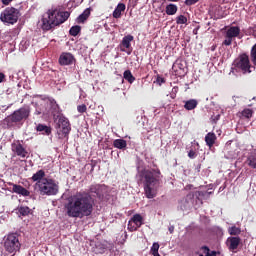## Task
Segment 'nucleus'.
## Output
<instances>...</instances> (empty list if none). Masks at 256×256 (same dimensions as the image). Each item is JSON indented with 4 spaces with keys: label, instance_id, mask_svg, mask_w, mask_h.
<instances>
[{
    "label": "nucleus",
    "instance_id": "obj_1",
    "mask_svg": "<svg viewBox=\"0 0 256 256\" xmlns=\"http://www.w3.org/2000/svg\"><path fill=\"white\" fill-rule=\"evenodd\" d=\"M103 197V185H90L87 191H77L64 204L66 215L70 218L92 217L95 198Z\"/></svg>",
    "mask_w": 256,
    "mask_h": 256
},
{
    "label": "nucleus",
    "instance_id": "obj_2",
    "mask_svg": "<svg viewBox=\"0 0 256 256\" xmlns=\"http://www.w3.org/2000/svg\"><path fill=\"white\" fill-rule=\"evenodd\" d=\"M146 198H155L163 177L159 168L141 171Z\"/></svg>",
    "mask_w": 256,
    "mask_h": 256
},
{
    "label": "nucleus",
    "instance_id": "obj_3",
    "mask_svg": "<svg viewBox=\"0 0 256 256\" xmlns=\"http://www.w3.org/2000/svg\"><path fill=\"white\" fill-rule=\"evenodd\" d=\"M70 17V12H61L57 8H51L48 10V17L42 18V29L51 30L57 25L64 24Z\"/></svg>",
    "mask_w": 256,
    "mask_h": 256
},
{
    "label": "nucleus",
    "instance_id": "obj_4",
    "mask_svg": "<svg viewBox=\"0 0 256 256\" xmlns=\"http://www.w3.org/2000/svg\"><path fill=\"white\" fill-rule=\"evenodd\" d=\"M31 113L30 106H23L20 109H16V111L12 112L7 118L5 119V123L7 126H14V123H21L24 119H29Z\"/></svg>",
    "mask_w": 256,
    "mask_h": 256
},
{
    "label": "nucleus",
    "instance_id": "obj_5",
    "mask_svg": "<svg viewBox=\"0 0 256 256\" xmlns=\"http://www.w3.org/2000/svg\"><path fill=\"white\" fill-rule=\"evenodd\" d=\"M20 15L18 8L6 7L0 14V20L3 24L14 25L17 24Z\"/></svg>",
    "mask_w": 256,
    "mask_h": 256
},
{
    "label": "nucleus",
    "instance_id": "obj_6",
    "mask_svg": "<svg viewBox=\"0 0 256 256\" xmlns=\"http://www.w3.org/2000/svg\"><path fill=\"white\" fill-rule=\"evenodd\" d=\"M59 193V185H57L56 181L53 178H46L44 176L43 181L41 183V195L47 197H53Z\"/></svg>",
    "mask_w": 256,
    "mask_h": 256
},
{
    "label": "nucleus",
    "instance_id": "obj_7",
    "mask_svg": "<svg viewBox=\"0 0 256 256\" xmlns=\"http://www.w3.org/2000/svg\"><path fill=\"white\" fill-rule=\"evenodd\" d=\"M234 70L247 74L252 72L249 55L241 54L233 62Z\"/></svg>",
    "mask_w": 256,
    "mask_h": 256
},
{
    "label": "nucleus",
    "instance_id": "obj_8",
    "mask_svg": "<svg viewBox=\"0 0 256 256\" xmlns=\"http://www.w3.org/2000/svg\"><path fill=\"white\" fill-rule=\"evenodd\" d=\"M4 247L6 252L17 253L20 251L21 243L17 233H9L5 238Z\"/></svg>",
    "mask_w": 256,
    "mask_h": 256
},
{
    "label": "nucleus",
    "instance_id": "obj_9",
    "mask_svg": "<svg viewBox=\"0 0 256 256\" xmlns=\"http://www.w3.org/2000/svg\"><path fill=\"white\" fill-rule=\"evenodd\" d=\"M144 224V218L139 213H136L131 217L128 222L127 229L129 232H137L138 228L142 227Z\"/></svg>",
    "mask_w": 256,
    "mask_h": 256
},
{
    "label": "nucleus",
    "instance_id": "obj_10",
    "mask_svg": "<svg viewBox=\"0 0 256 256\" xmlns=\"http://www.w3.org/2000/svg\"><path fill=\"white\" fill-rule=\"evenodd\" d=\"M58 128L60 133L64 138H68V135L70 134L71 131V124L68 118H65L62 116L61 118L58 119Z\"/></svg>",
    "mask_w": 256,
    "mask_h": 256
},
{
    "label": "nucleus",
    "instance_id": "obj_11",
    "mask_svg": "<svg viewBox=\"0 0 256 256\" xmlns=\"http://www.w3.org/2000/svg\"><path fill=\"white\" fill-rule=\"evenodd\" d=\"M46 176V173L44 170H38L36 173L33 174L31 177V180L36 182L35 183V189L38 190V192L42 193V183H43V178Z\"/></svg>",
    "mask_w": 256,
    "mask_h": 256
},
{
    "label": "nucleus",
    "instance_id": "obj_12",
    "mask_svg": "<svg viewBox=\"0 0 256 256\" xmlns=\"http://www.w3.org/2000/svg\"><path fill=\"white\" fill-rule=\"evenodd\" d=\"M207 193L206 191H195L188 193L185 197V207H191V205H194V198L196 197L198 200L202 197H206Z\"/></svg>",
    "mask_w": 256,
    "mask_h": 256
},
{
    "label": "nucleus",
    "instance_id": "obj_13",
    "mask_svg": "<svg viewBox=\"0 0 256 256\" xmlns=\"http://www.w3.org/2000/svg\"><path fill=\"white\" fill-rule=\"evenodd\" d=\"M75 61V55L71 54V52H62V54L59 56L61 66H71Z\"/></svg>",
    "mask_w": 256,
    "mask_h": 256
},
{
    "label": "nucleus",
    "instance_id": "obj_14",
    "mask_svg": "<svg viewBox=\"0 0 256 256\" xmlns=\"http://www.w3.org/2000/svg\"><path fill=\"white\" fill-rule=\"evenodd\" d=\"M241 243V238L240 236H229L227 238L226 245L231 250L232 252H235L237 248H239V245Z\"/></svg>",
    "mask_w": 256,
    "mask_h": 256
},
{
    "label": "nucleus",
    "instance_id": "obj_15",
    "mask_svg": "<svg viewBox=\"0 0 256 256\" xmlns=\"http://www.w3.org/2000/svg\"><path fill=\"white\" fill-rule=\"evenodd\" d=\"M12 151L17 155L20 156L21 158H26L28 155L27 149L24 148L23 144L21 143H14L12 144Z\"/></svg>",
    "mask_w": 256,
    "mask_h": 256
},
{
    "label": "nucleus",
    "instance_id": "obj_16",
    "mask_svg": "<svg viewBox=\"0 0 256 256\" xmlns=\"http://www.w3.org/2000/svg\"><path fill=\"white\" fill-rule=\"evenodd\" d=\"M8 185L12 186V191L17 193L18 195H22V197H30V191L24 186L15 185L14 183H8Z\"/></svg>",
    "mask_w": 256,
    "mask_h": 256
},
{
    "label": "nucleus",
    "instance_id": "obj_17",
    "mask_svg": "<svg viewBox=\"0 0 256 256\" xmlns=\"http://www.w3.org/2000/svg\"><path fill=\"white\" fill-rule=\"evenodd\" d=\"M125 10H126L125 3H118L117 7L114 9V12L112 13L113 18L114 19H121Z\"/></svg>",
    "mask_w": 256,
    "mask_h": 256
},
{
    "label": "nucleus",
    "instance_id": "obj_18",
    "mask_svg": "<svg viewBox=\"0 0 256 256\" xmlns=\"http://www.w3.org/2000/svg\"><path fill=\"white\" fill-rule=\"evenodd\" d=\"M241 29L238 26H232L226 31V37H230L231 42H233L234 37L240 35Z\"/></svg>",
    "mask_w": 256,
    "mask_h": 256
},
{
    "label": "nucleus",
    "instance_id": "obj_19",
    "mask_svg": "<svg viewBox=\"0 0 256 256\" xmlns=\"http://www.w3.org/2000/svg\"><path fill=\"white\" fill-rule=\"evenodd\" d=\"M91 10H92V8H85L83 13L81 15H78L77 23L84 24L86 22V20L89 19L90 15H91Z\"/></svg>",
    "mask_w": 256,
    "mask_h": 256
},
{
    "label": "nucleus",
    "instance_id": "obj_20",
    "mask_svg": "<svg viewBox=\"0 0 256 256\" xmlns=\"http://www.w3.org/2000/svg\"><path fill=\"white\" fill-rule=\"evenodd\" d=\"M217 136L215 133H207L205 136L206 145L209 148H213L216 143Z\"/></svg>",
    "mask_w": 256,
    "mask_h": 256
},
{
    "label": "nucleus",
    "instance_id": "obj_21",
    "mask_svg": "<svg viewBox=\"0 0 256 256\" xmlns=\"http://www.w3.org/2000/svg\"><path fill=\"white\" fill-rule=\"evenodd\" d=\"M36 131H39L46 136H49V134L52 133V128H50V126H47L46 124H38L36 127Z\"/></svg>",
    "mask_w": 256,
    "mask_h": 256
},
{
    "label": "nucleus",
    "instance_id": "obj_22",
    "mask_svg": "<svg viewBox=\"0 0 256 256\" xmlns=\"http://www.w3.org/2000/svg\"><path fill=\"white\" fill-rule=\"evenodd\" d=\"M134 41V37L131 34L125 35L122 39V45L125 49H131V42Z\"/></svg>",
    "mask_w": 256,
    "mask_h": 256
},
{
    "label": "nucleus",
    "instance_id": "obj_23",
    "mask_svg": "<svg viewBox=\"0 0 256 256\" xmlns=\"http://www.w3.org/2000/svg\"><path fill=\"white\" fill-rule=\"evenodd\" d=\"M178 12V5L175 3H169L166 5V14L167 15H175Z\"/></svg>",
    "mask_w": 256,
    "mask_h": 256
},
{
    "label": "nucleus",
    "instance_id": "obj_24",
    "mask_svg": "<svg viewBox=\"0 0 256 256\" xmlns=\"http://www.w3.org/2000/svg\"><path fill=\"white\" fill-rule=\"evenodd\" d=\"M198 106V101L196 99H190L189 101H186L184 104V108L187 111H192L193 109L197 108Z\"/></svg>",
    "mask_w": 256,
    "mask_h": 256
},
{
    "label": "nucleus",
    "instance_id": "obj_25",
    "mask_svg": "<svg viewBox=\"0 0 256 256\" xmlns=\"http://www.w3.org/2000/svg\"><path fill=\"white\" fill-rule=\"evenodd\" d=\"M123 77L130 84H133V82L136 80V77L133 76L131 70H124Z\"/></svg>",
    "mask_w": 256,
    "mask_h": 256
},
{
    "label": "nucleus",
    "instance_id": "obj_26",
    "mask_svg": "<svg viewBox=\"0 0 256 256\" xmlns=\"http://www.w3.org/2000/svg\"><path fill=\"white\" fill-rule=\"evenodd\" d=\"M113 145L115 148L125 149L127 148V141L125 139H115Z\"/></svg>",
    "mask_w": 256,
    "mask_h": 256
},
{
    "label": "nucleus",
    "instance_id": "obj_27",
    "mask_svg": "<svg viewBox=\"0 0 256 256\" xmlns=\"http://www.w3.org/2000/svg\"><path fill=\"white\" fill-rule=\"evenodd\" d=\"M228 232L232 237H236V235H240L241 228L239 226H229Z\"/></svg>",
    "mask_w": 256,
    "mask_h": 256
},
{
    "label": "nucleus",
    "instance_id": "obj_28",
    "mask_svg": "<svg viewBox=\"0 0 256 256\" xmlns=\"http://www.w3.org/2000/svg\"><path fill=\"white\" fill-rule=\"evenodd\" d=\"M18 212L20 215H22V217H27L30 214L31 210L29 206H20L18 208Z\"/></svg>",
    "mask_w": 256,
    "mask_h": 256
},
{
    "label": "nucleus",
    "instance_id": "obj_29",
    "mask_svg": "<svg viewBox=\"0 0 256 256\" xmlns=\"http://www.w3.org/2000/svg\"><path fill=\"white\" fill-rule=\"evenodd\" d=\"M82 30V27H80V25H73V27H71V29L69 30L70 35H73L74 37H76L77 35L80 34Z\"/></svg>",
    "mask_w": 256,
    "mask_h": 256
},
{
    "label": "nucleus",
    "instance_id": "obj_30",
    "mask_svg": "<svg viewBox=\"0 0 256 256\" xmlns=\"http://www.w3.org/2000/svg\"><path fill=\"white\" fill-rule=\"evenodd\" d=\"M201 249L203 250L205 255H203V253H201L199 256H217V252H215V251L211 252L210 248L207 246L201 247Z\"/></svg>",
    "mask_w": 256,
    "mask_h": 256
},
{
    "label": "nucleus",
    "instance_id": "obj_31",
    "mask_svg": "<svg viewBox=\"0 0 256 256\" xmlns=\"http://www.w3.org/2000/svg\"><path fill=\"white\" fill-rule=\"evenodd\" d=\"M253 113H254L253 109H249V108L243 109V111L241 112L242 116L246 119L252 118Z\"/></svg>",
    "mask_w": 256,
    "mask_h": 256
},
{
    "label": "nucleus",
    "instance_id": "obj_32",
    "mask_svg": "<svg viewBox=\"0 0 256 256\" xmlns=\"http://www.w3.org/2000/svg\"><path fill=\"white\" fill-rule=\"evenodd\" d=\"M248 165L256 170V154H251L248 157Z\"/></svg>",
    "mask_w": 256,
    "mask_h": 256
},
{
    "label": "nucleus",
    "instance_id": "obj_33",
    "mask_svg": "<svg viewBox=\"0 0 256 256\" xmlns=\"http://www.w3.org/2000/svg\"><path fill=\"white\" fill-rule=\"evenodd\" d=\"M188 18L185 17V15H178L176 17V24L181 25V24H187Z\"/></svg>",
    "mask_w": 256,
    "mask_h": 256
},
{
    "label": "nucleus",
    "instance_id": "obj_34",
    "mask_svg": "<svg viewBox=\"0 0 256 256\" xmlns=\"http://www.w3.org/2000/svg\"><path fill=\"white\" fill-rule=\"evenodd\" d=\"M172 69L174 72H178V69H180V71L184 70V64H182V62H179L178 60L176 62H174Z\"/></svg>",
    "mask_w": 256,
    "mask_h": 256
},
{
    "label": "nucleus",
    "instance_id": "obj_35",
    "mask_svg": "<svg viewBox=\"0 0 256 256\" xmlns=\"http://www.w3.org/2000/svg\"><path fill=\"white\" fill-rule=\"evenodd\" d=\"M160 245L158 242H154L151 247V253L152 255L156 256L157 251H159Z\"/></svg>",
    "mask_w": 256,
    "mask_h": 256
},
{
    "label": "nucleus",
    "instance_id": "obj_36",
    "mask_svg": "<svg viewBox=\"0 0 256 256\" xmlns=\"http://www.w3.org/2000/svg\"><path fill=\"white\" fill-rule=\"evenodd\" d=\"M252 62L256 65V44L253 45L251 50Z\"/></svg>",
    "mask_w": 256,
    "mask_h": 256
},
{
    "label": "nucleus",
    "instance_id": "obj_37",
    "mask_svg": "<svg viewBox=\"0 0 256 256\" xmlns=\"http://www.w3.org/2000/svg\"><path fill=\"white\" fill-rule=\"evenodd\" d=\"M77 111H78V113H86V111H87L86 104H81V105L77 106Z\"/></svg>",
    "mask_w": 256,
    "mask_h": 256
},
{
    "label": "nucleus",
    "instance_id": "obj_38",
    "mask_svg": "<svg viewBox=\"0 0 256 256\" xmlns=\"http://www.w3.org/2000/svg\"><path fill=\"white\" fill-rule=\"evenodd\" d=\"M188 157L191 160H194L195 158H197V153L194 149H190V151L188 152Z\"/></svg>",
    "mask_w": 256,
    "mask_h": 256
},
{
    "label": "nucleus",
    "instance_id": "obj_39",
    "mask_svg": "<svg viewBox=\"0 0 256 256\" xmlns=\"http://www.w3.org/2000/svg\"><path fill=\"white\" fill-rule=\"evenodd\" d=\"M248 31L250 32V34H253L254 37H256V24L249 27Z\"/></svg>",
    "mask_w": 256,
    "mask_h": 256
},
{
    "label": "nucleus",
    "instance_id": "obj_40",
    "mask_svg": "<svg viewBox=\"0 0 256 256\" xmlns=\"http://www.w3.org/2000/svg\"><path fill=\"white\" fill-rule=\"evenodd\" d=\"M197 2H199V0H185V5L191 6L197 4Z\"/></svg>",
    "mask_w": 256,
    "mask_h": 256
},
{
    "label": "nucleus",
    "instance_id": "obj_41",
    "mask_svg": "<svg viewBox=\"0 0 256 256\" xmlns=\"http://www.w3.org/2000/svg\"><path fill=\"white\" fill-rule=\"evenodd\" d=\"M6 80H7L6 74H4V72H0V84L2 82H6Z\"/></svg>",
    "mask_w": 256,
    "mask_h": 256
},
{
    "label": "nucleus",
    "instance_id": "obj_42",
    "mask_svg": "<svg viewBox=\"0 0 256 256\" xmlns=\"http://www.w3.org/2000/svg\"><path fill=\"white\" fill-rule=\"evenodd\" d=\"M224 45H231L232 44V39L231 37H226L225 40H223Z\"/></svg>",
    "mask_w": 256,
    "mask_h": 256
},
{
    "label": "nucleus",
    "instance_id": "obj_43",
    "mask_svg": "<svg viewBox=\"0 0 256 256\" xmlns=\"http://www.w3.org/2000/svg\"><path fill=\"white\" fill-rule=\"evenodd\" d=\"M165 78L164 77H161V76H158L157 77V83L161 86V84L165 83Z\"/></svg>",
    "mask_w": 256,
    "mask_h": 256
},
{
    "label": "nucleus",
    "instance_id": "obj_44",
    "mask_svg": "<svg viewBox=\"0 0 256 256\" xmlns=\"http://www.w3.org/2000/svg\"><path fill=\"white\" fill-rule=\"evenodd\" d=\"M11 2H13V0H2V4L4 5H9Z\"/></svg>",
    "mask_w": 256,
    "mask_h": 256
},
{
    "label": "nucleus",
    "instance_id": "obj_45",
    "mask_svg": "<svg viewBox=\"0 0 256 256\" xmlns=\"http://www.w3.org/2000/svg\"><path fill=\"white\" fill-rule=\"evenodd\" d=\"M174 230H175V226H169V232H170V233H173Z\"/></svg>",
    "mask_w": 256,
    "mask_h": 256
},
{
    "label": "nucleus",
    "instance_id": "obj_46",
    "mask_svg": "<svg viewBox=\"0 0 256 256\" xmlns=\"http://www.w3.org/2000/svg\"><path fill=\"white\" fill-rule=\"evenodd\" d=\"M52 104H54L55 108H59L57 102L53 99V101H51Z\"/></svg>",
    "mask_w": 256,
    "mask_h": 256
},
{
    "label": "nucleus",
    "instance_id": "obj_47",
    "mask_svg": "<svg viewBox=\"0 0 256 256\" xmlns=\"http://www.w3.org/2000/svg\"><path fill=\"white\" fill-rule=\"evenodd\" d=\"M218 119H220V115L218 114V116H216V118L214 119V123H217Z\"/></svg>",
    "mask_w": 256,
    "mask_h": 256
},
{
    "label": "nucleus",
    "instance_id": "obj_48",
    "mask_svg": "<svg viewBox=\"0 0 256 256\" xmlns=\"http://www.w3.org/2000/svg\"><path fill=\"white\" fill-rule=\"evenodd\" d=\"M155 256H161L159 251L156 252Z\"/></svg>",
    "mask_w": 256,
    "mask_h": 256
},
{
    "label": "nucleus",
    "instance_id": "obj_49",
    "mask_svg": "<svg viewBox=\"0 0 256 256\" xmlns=\"http://www.w3.org/2000/svg\"><path fill=\"white\" fill-rule=\"evenodd\" d=\"M169 2H178V0H169Z\"/></svg>",
    "mask_w": 256,
    "mask_h": 256
},
{
    "label": "nucleus",
    "instance_id": "obj_50",
    "mask_svg": "<svg viewBox=\"0 0 256 256\" xmlns=\"http://www.w3.org/2000/svg\"><path fill=\"white\" fill-rule=\"evenodd\" d=\"M36 114H41V112H40V111H37Z\"/></svg>",
    "mask_w": 256,
    "mask_h": 256
}]
</instances>
